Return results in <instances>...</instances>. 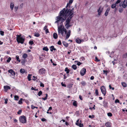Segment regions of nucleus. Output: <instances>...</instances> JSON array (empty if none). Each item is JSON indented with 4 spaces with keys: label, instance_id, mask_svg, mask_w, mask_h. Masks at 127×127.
I'll list each match as a JSON object with an SVG mask.
<instances>
[{
    "label": "nucleus",
    "instance_id": "obj_1",
    "mask_svg": "<svg viewBox=\"0 0 127 127\" xmlns=\"http://www.w3.org/2000/svg\"><path fill=\"white\" fill-rule=\"evenodd\" d=\"M68 9H66L64 8L59 13V16H57L56 19V21L55 22V23L58 24L59 22L61 21L60 23V25H62V23L63 25V22L66 19V14L68 13L69 11H67Z\"/></svg>",
    "mask_w": 127,
    "mask_h": 127
},
{
    "label": "nucleus",
    "instance_id": "obj_2",
    "mask_svg": "<svg viewBox=\"0 0 127 127\" xmlns=\"http://www.w3.org/2000/svg\"><path fill=\"white\" fill-rule=\"evenodd\" d=\"M73 8H72L71 9H68V10L67 11H69L68 13L66 14V18H67L66 21V24L65 25V26L67 29H68L70 26L69 25V23L73 17L72 15L73 13Z\"/></svg>",
    "mask_w": 127,
    "mask_h": 127
},
{
    "label": "nucleus",
    "instance_id": "obj_3",
    "mask_svg": "<svg viewBox=\"0 0 127 127\" xmlns=\"http://www.w3.org/2000/svg\"><path fill=\"white\" fill-rule=\"evenodd\" d=\"M58 31L59 35H61L62 36H64V32H65V34L66 33V31L65 29L64 28V27L62 25H62H60L59 26H58Z\"/></svg>",
    "mask_w": 127,
    "mask_h": 127
},
{
    "label": "nucleus",
    "instance_id": "obj_4",
    "mask_svg": "<svg viewBox=\"0 0 127 127\" xmlns=\"http://www.w3.org/2000/svg\"><path fill=\"white\" fill-rule=\"evenodd\" d=\"M16 41L18 43H20L22 44L24 43L25 41V39L21 37V34H17L16 35Z\"/></svg>",
    "mask_w": 127,
    "mask_h": 127
},
{
    "label": "nucleus",
    "instance_id": "obj_5",
    "mask_svg": "<svg viewBox=\"0 0 127 127\" xmlns=\"http://www.w3.org/2000/svg\"><path fill=\"white\" fill-rule=\"evenodd\" d=\"M20 122L23 124H25L27 123L26 118L24 115L20 116L19 118Z\"/></svg>",
    "mask_w": 127,
    "mask_h": 127
},
{
    "label": "nucleus",
    "instance_id": "obj_6",
    "mask_svg": "<svg viewBox=\"0 0 127 127\" xmlns=\"http://www.w3.org/2000/svg\"><path fill=\"white\" fill-rule=\"evenodd\" d=\"M100 90L102 94L104 96H105V95L106 91L105 87L104 86H102L100 88Z\"/></svg>",
    "mask_w": 127,
    "mask_h": 127
},
{
    "label": "nucleus",
    "instance_id": "obj_7",
    "mask_svg": "<svg viewBox=\"0 0 127 127\" xmlns=\"http://www.w3.org/2000/svg\"><path fill=\"white\" fill-rule=\"evenodd\" d=\"M46 72L45 69L43 68H42L38 70L39 74L40 75H42L45 74Z\"/></svg>",
    "mask_w": 127,
    "mask_h": 127
},
{
    "label": "nucleus",
    "instance_id": "obj_8",
    "mask_svg": "<svg viewBox=\"0 0 127 127\" xmlns=\"http://www.w3.org/2000/svg\"><path fill=\"white\" fill-rule=\"evenodd\" d=\"M79 120L78 119L77 120L76 123V125L78 126H79L80 127H83V124L81 123V121L80 120V122H79Z\"/></svg>",
    "mask_w": 127,
    "mask_h": 127
},
{
    "label": "nucleus",
    "instance_id": "obj_9",
    "mask_svg": "<svg viewBox=\"0 0 127 127\" xmlns=\"http://www.w3.org/2000/svg\"><path fill=\"white\" fill-rule=\"evenodd\" d=\"M86 72V69L85 68H82L80 72V74L82 76H83L85 75Z\"/></svg>",
    "mask_w": 127,
    "mask_h": 127
},
{
    "label": "nucleus",
    "instance_id": "obj_10",
    "mask_svg": "<svg viewBox=\"0 0 127 127\" xmlns=\"http://www.w3.org/2000/svg\"><path fill=\"white\" fill-rule=\"evenodd\" d=\"M103 10V8H101V6L99 7L97 10V12H98V14L99 15H100L101 14V13L102 12Z\"/></svg>",
    "mask_w": 127,
    "mask_h": 127
},
{
    "label": "nucleus",
    "instance_id": "obj_11",
    "mask_svg": "<svg viewBox=\"0 0 127 127\" xmlns=\"http://www.w3.org/2000/svg\"><path fill=\"white\" fill-rule=\"evenodd\" d=\"M8 72L9 73H10L14 77L15 75V73L13 70L12 69H10L8 70Z\"/></svg>",
    "mask_w": 127,
    "mask_h": 127
},
{
    "label": "nucleus",
    "instance_id": "obj_12",
    "mask_svg": "<svg viewBox=\"0 0 127 127\" xmlns=\"http://www.w3.org/2000/svg\"><path fill=\"white\" fill-rule=\"evenodd\" d=\"M4 88L5 92H7L9 89H10V87L8 86H4Z\"/></svg>",
    "mask_w": 127,
    "mask_h": 127
},
{
    "label": "nucleus",
    "instance_id": "obj_13",
    "mask_svg": "<svg viewBox=\"0 0 127 127\" xmlns=\"http://www.w3.org/2000/svg\"><path fill=\"white\" fill-rule=\"evenodd\" d=\"M127 5V0H125L122 4V6L124 8H125Z\"/></svg>",
    "mask_w": 127,
    "mask_h": 127
},
{
    "label": "nucleus",
    "instance_id": "obj_14",
    "mask_svg": "<svg viewBox=\"0 0 127 127\" xmlns=\"http://www.w3.org/2000/svg\"><path fill=\"white\" fill-rule=\"evenodd\" d=\"M71 31L69 30L68 32L66 33V37L65 40L67 39L70 35Z\"/></svg>",
    "mask_w": 127,
    "mask_h": 127
},
{
    "label": "nucleus",
    "instance_id": "obj_15",
    "mask_svg": "<svg viewBox=\"0 0 127 127\" xmlns=\"http://www.w3.org/2000/svg\"><path fill=\"white\" fill-rule=\"evenodd\" d=\"M104 74H105L106 76H107V74L110 72V70L109 69L108 70H103Z\"/></svg>",
    "mask_w": 127,
    "mask_h": 127
},
{
    "label": "nucleus",
    "instance_id": "obj_16",
    "mask_svg": "<svg viewBox=\"0 0 127 127\" xmlns=\"http://www.w3.org/2000/svg\"><path fill=\"white\" fill-rule=\"evenodd\" d=\"M111 123L110 122H107L105 124V126L107 127H111Z\"/></svg>",
    "mask_w": 127,
    "mask_h": 127
},
{
    "label": "nucleus",
    "instance_id": "obj_17",
    "mask_svg": "<svg viewBox=\"0 0 127 127\" xmlns=\"http://www.w3.org/2000/svg\"><path fill=\"white\" fill-rule=\"evenodd\" d=\"M103 106L105 107H108V103L106 100H104L103 102Z\"/></svg>",
    "mask_w": 127,
    "mask_h": 127
},
{
    "label": "nucleus",
    "instance_id": "obj_18",
    "mask_svg": "<svg viewBox=\"0 0 127 127\" xmlns=\"http://www.w3.org/2000/svg\"><path fill=\"white\" fill-rule=\"evenodd\" d=\"M50 50L51 52H53V50L57 51L56 49L54 48V46H50Z\"/></svg>",
    "mask_w": 127,
    "mask_h": 127
},
{
    "label": "nucleus",
    "instance_id": "obj_19",
    "mask_svg": "<svg viewBox=\"0 0 127 127\" xmlns=\"http://www.w3.org/2000/svg\"><path fill=\"white\" fill-rule=\"evenodd\" d=\"M110 8H108L107 9L105 14L104 15L105 16H107L109 11H110Z\"/></svg>",
    "mask_w": 127,
    "mask_h": 127
},
{
    "label": "nucleus",
    "instance_id": "obj_20",
    "mask_svg": "<svg viewBox=\"0 0 127 127\" xmlns=\"http://www.w3.org/2000/svg\"><path fill=\"white\" fill-rule=\"evenodd\" d=\"M73 105L74 106L76 107L77 106V102L76 101L73 100Z\"/></svg>",
    "mask_w": 127,
    "mask_h": 127
},
{
    "label": "nucleus",
    "instance_id": "obj_21",
    "mask_svg": "<svg viewBox=\"0 0 127 127\" xmlns=\"http://www.w3.org/2000/svg\"><path fill=\"white\" fill-rule=\"evenodd\" d=\"M76 41L78 43L80 44L81 42V40L78 38H77L76 39Z\"/></svg>",
    "mask_w": 127,
    "mask_h": 127
},
{
    "label": "nucleus",
    "instance_id": "obj_22",
    "mask_svg": "<svg viewBox=\"0 0 127 127\" xmlns=\"http://www.w3.org/2000/svg\"><path fill=\"white\" fill-rule=\"evenodd\" d=\"M64 71L65 72H66V73L67 74L69 73L70 72V70L67 67L65 68Z\"/></svg>",
    "mask_w": 127,
    "mask_h": 127
},
{
    "label": "nucleus",
    "instance_id": "obj_23",
    "mask_svg": "<svg viewBox=\"0 0 127 127\" xmlns=\"http://www.w3.org/2000/svg\"><path fill=\"white\" fill-rule=\"evenodd\" d=\"M73 0H69V2L67 4V5L66 6V8L70 4H71L73 1Z\"/></svg>",
    "mask_w": 127,
    "mask_h": 127
},
{
    "label": "nucleus",
    "instance_id": "obj_24",
    "mask_svg": "<svg viewBox=\"0 0 127 127\" xmlns=\"http://www.w3.org/2000/svg\"><path fill=\"white\" fill-rule=\"evenodd\" d=\"M80 83L82 85V86H85L86 84V82L84 81H82Z\"/></svg>",
    "mask_w": 127,
    "mask_h": 127
},
{
    "label": "nucleus",
    "instance_id": "obj_25",
    "mask_svg": "<svg viewBox=\"0 0 127 127\" xmlns=\"http://www.w3.org/2000/svg\"><path fill=\"white\" fill-rule=\"evenodd\" d=\"M53 38L55 39H56L58 38V35L56 33H54L53 34Z\"/></svg>",
    "mask_w": 127,
    "mask_h": 127
},
{
    "label": "nucleus",
    "instance_id": "obj_26",
    "mask_svg": "<svg viewBox=\"0 0 127 127\" xmlns=\"http://www.w3.org/2000/svg\"><path fill=\"white\" fill-rule=\"evenodd\" d=\"M63 45L66 47H68V44L65 41L63 42Z\"/></svg>",
    "mask_w": 127,
    "mask_h": 127
},
{
    "label": "nucleus",
    "instance_id": "obj_27",
    "mask_svg": "<svg viewBox=\"0 0 127 127\" xmlns=\"http://www.w3.org/2000/svg\"><path fill=\"white\" fill-rule=\"evenodd\" d=\"M43 50L45 51H48L49 50V49L47 46L44 47L42 49Z\"/></svg>",
    "mask_w": 127,
    "mask_h": 127
},
{
    "label": "nucleus",
    "instance_id": "obj_28",
    "mask_svg": "<svg viewBox=\"0 0 127 127\" xmlns=\"http://www.w3.org/2000/svg\"><path fill=\"white\" fill-rule=\"evenodd\" d=\"M123 87H126L127 86V85L126 83L124 82H122L121 83Z\"/></svg>",
    "mask_w": 127,
    "mask_h": 127
},
{
    "label": "nucleus",
    "instance_id": "obj_29",
    "mask_svg": "<svg viewBox=\"0 0 127 127\" xmlns=\"http://www.w3.org/2000/svg\"><path fill=\"white\" fill-rule=\"evenodd\" d=\"M32 40H30L29 42V44L31 45H32L34 44V43Z\"/></svg>",
    "mask_w": 127,
    "mask_h": 127
},
{
    "label": "nucleus",
    "instance_id": "obj_30",
    "mask_svg": "<svg viewBox=\"0 0 127 127\" xmlns=\"http://www.w3.org/2000/svg\"><path fill=\"white\" fill-rule=\"evenodd\" d=\"M14 5L13 3H11L10 5V8L11 10H12L14 7Z\"/></svg>",
    "mask_w": 127,
    "mask_h": 127
},
{
    "label": "nucleus",
    "instance_id": "obj_31",
    "mask_svg": "<svg viewBox=\"0 0 127 127\" xmlns=\"http://www.w3.org/2000/svg\"><path fill=\"white\" fill-rule=\"evenodd\" d=\"M14 99L16 100H18L19 99V97L17 95H15L14 96Z\"/></svg>",
    "mask_w": 127,
    "mask_h": 127
},
{
    "label": "nucleus",
    "instance_id": "obj_32",
    "mask_svg": "<svg viewBox=\"0 0 127 127\" xmlns=\"http://www.w3.org/2000/svg\"><path fill=\"white\" fill-rule=\"evenodd\" d=\"M22 57L23 58L25 59L28 57V55L26 54H24L23 55Z\"/></svg>",
    "mask_w": 127,
    "mask_h": 127
},
{
    "label": "nucleus",
    "instance_id": "obj_33",
    "mask_svg": "<svg viewBox=\"0 0 127 127\" xmlns=\"http://www.w3.org/2000/svg\"><path fill=\"white\" fill-rule=\"evenodd\" d=\"M71 67L74 70H76L77 68V66L75 65H72Z\"/></svg>",
    "mask_w": 127,
    "mask_h": 127
},
{
    "label": "nucleus",
    "instance_id": "obj_34",
    "mask_svg": "<svg viewBox=\"0 0 127 127\" xmlns=\"http://www.w3.org/2000/svg\"><path fill=\"white\" fill-rule=\"evenodd\" d=\"M40 35V34L38 32L35 33H34V36L36 37H38Z\"/></svg>",
    "mask_w": 127,
    "mask_h": 127
},
{
    "label": "nucleus",
    "instance_id": "obj_35",
    "mask_svg": "<svg viewBox=\"0 0 127 127\" xmlns=\"http://www.w3.org/2000/svg\"><path fill=\"white\" fill-rule=\"evenodd\" d=\"M31 75H30V74H29L28 75L27 78L28 79L29 81H30L31 80Z\"/></svg>",
    "mask_w": 127,
    "mask_h": 127
},
{
    "label": "nucleus",
    "instance_id": "obj_36",
    "mask_svg": "<svg viewBox=\"0 0 127 127\" xmlns=\"http://www.w3.org/2000/svg\"><path fill=\"white\" fill-rule=\"evenodd\" d=\"M16 57L17 61H18L19 62H20L21 60L19 59V56L16 55Z\"/></svg>",
    "mask_w": 127,
    "mask_h": 127
},
{
    "label": "nucleus",
    "instance_id": "obj_37",
    "mask_svg": "<svg viewBox=\"0 0 127 127\" xmlns=\"http://www.w3.org/2000/svg\"><path fill=\"white\" fill-rule=\"evenodd\" d=\"M95 93L96 96H98L99 95L97 89H96L95 90Z\"/></svg>",
    "mask_w": 127,
    "mask_h": 127
},
{
    "label": "nucleus",
    "instance_id": "obj_38",
    "mask_svg": "<svg viewBox=\"0 0 127 127\" xmlns=\"http://www.w3.org/2000/svg\"><path fill=\"white\" fill-rule=\"evenodd\" d=\"M23 99L22 98H21L20 99L18 103L19 104H21L22 103V100Z\"/></svg>",
    "mask_w": 127,
    "mask_h": 127
},
{
    "label": "nucleus",
    "instance_id": "obj_39",
    "mask_svg": "<svg viewBox=\"0 0 127 127\" xmlns=\"http://www.w3.org/2000/svg\"><path fill=\"white\" fill-rule=\"evenodd\" d=\"M42 92L41 91H39L38 94V95L39 96H40L41 95H42Z\"/></svg>",
    "mask_w": 127,
    "mask_h": 127
},
{
    "label": "nucleus",
    "instance_id": "obj_40",
    "mask_svg": "<svg viewBox=\"0 0 127 127\" xmlns=\"http://www.w3.org/2000/svg\"><path fill=\"white\" fill-rule=\"evenodd\" d=\"M116 6V3L115 4H113L111 5V8H115Z\"/></svg>",
    "mask_w": 127,
    "mask_h": 127
},
{
    "label": "nucleus",
    "instance_id": "obj_41",
    "mask_svg": "<svg viewBox=\"0 0 127 127\" xmlns=\"http://www.w3.org/2000/svg\"><path fill=\"white\" fill-rule=\"evenodd\" d=\"M31 108L32 109H34V108H36V109H37L38 108V107H35V106H33V105H31Z\"/></svg>",
    "mask_w": 127,
    "mask_h": 127
},
{
    "label": "nucleus",
    "instance_id": "obj_42",
    "mask_svg": "<svg viewBox=\"0 0 127 127\" xmlns=\"http://www.w3.org/2000/svg\"><path fill=\"white\" fill-rule=\"evenodd\" d=\"M20 72L21 73H23L24 72V69H21L20 70Z\"/></svg>",
    "mask_w": 127,
    "mask_h": 127
},
{
    "label": "nucleus",
    "instance_id": "obj_43",
    "mask_svg": "<svg viewBox=\"0 0 127 127\" xmlns=\"http://www.w3.org/2000/svg\"><path fill=\"white\" fill-rule=\"evenodd\" d=\"M40 86L41 87H44V84L42 83L41 82L40 83Z\"/></svg>",
    "mask_w": 127,
    "mask_h": 127
},
{
    "label": "nucleus",
    "instance_id": "obj_44",
    "mask_svg": "<svg viewBox=\"0 0 127 127\" xmlns=\"http://www.w3.org/2000/svg\"><path fill=\"white\" fill-rule=\"evenodd\" d=\"M75 62H77V64L78 65V66L80 65L81 64H82V63H81L80 62H78L77 61H75Z\"/></svg>",
    "mask_w": 127,
    "mask_h": 127
},
{
    "label": "nucleus",
    "instance_id": "obj_45",
    "mask_svg": "<svg viewBox=\"0 0 127 127\" xmlns=\"http://www.w3.org/2000/svg\"><path fill=\"white\" fill-rule=\"evenodd\" d=\"M107 115L108 116L111 117L112 116V114L111 113L109 112L108 113Z\"/></svg>",
    "mask_w": 127,
    "mask_h": 127
},
{
    "label": "nucleus",
    "instance_id": "obj_46",
    "mask_svg": "<svg viewBox=\"0 0 127 127\" xmlns=\"http://www.w3.org/2000/svg\"><path fill=\"white\" fill-rule=\"evenodd\" d=\"M123 10V8H120L119 9V11L120 12H122Z\"/></svg>",
    "mask_w": 127,
    "mask_h": 127
},
{
    "label": "nucleus",
    "instance_id": "obj_47",
    "mask_svg": "<svg viewBox=\"0 0 127 127\" xmlns=\"http://www.w3.org/2000/svg\"><path fill=\"white\" fill-rule=\"evenodd\" d=\"M11 60V58L10 57H9L8 58V59L7 60V62L8 63L10 62V61Z\"/></svg>",
    "mask_w": 127,
    "mask_h": 127
},
{
    "label": "nucleus",
    "instance_id": "obj_48",
    "mask_svg": "<svg viewBox=\"0 0 127 127\" xmlns=\"http://www.w3.org/2000/svg\"><path fill=\"white\" fill-rule=\"evenodd\" d=\"M94 115H93L92 116L90 115L89 116V117L90 118H94Z\"/></svg>",
    "mask_w": 127,
    "mask_h": 127
},
{
    "label": "nucleus",
    "instance_id": "obj_49",
    "mask_svg": "<svg viewBox=\"0 0 127 127\" xmlns=\"http://www.w3.org/2000/svg\"><path fill=\"white\" fill-rule=\"evenodd\" d=\"M22 112L21 110H19L17 112V114H20Z\"/></svg>",
    "mask_w": 127,
    "mask_h": 127
},
{
    "label": "nucleus",
    "instance_id": "obj_50",
    "mask_svg": "<svg viewBox=\"0 0 127 127\" xmlns=\"http://www.w3.org/2000/svg\"><path fill=\"white\" fill-rule=\"evenodd\" d=\"M41 121L42 122H46V120L45 119L43 118L41 119Z\"/></svg>",
    "mask_w": 127,
    "mask_h": 127
},
{
    "label": "nucleus",
    "instance_id": "obj_51",
    "mask_svg": "<svg viewBox=\"0 0 127 127\" xmlns=\"http://www.w3.org/2000/svg\"><path fill=\"white\" fill-rule=\"evenodd\" d=\"M72 84H69L67 86V87L69 88H71L72 87Z\"/></svg>",
    "mask_w": 127,
    "mask_h": 127
},
{
    "label": "nucleus",
    "instance_id": "obj_52",
    "mask_svg": "<svg viewBox=\"0 0 127 127\" xmlns=\"http://www.w3.org/2000/svg\"><path fill=\"white\" fill-rule=\"evenodd\" d=\"M109 89H112L113 90H114V88L113 87H111V85H109Z\"/></svg>",
    "mask_w": 127,
    "mask_h": 127
},
{
    "label": "nucleus",
    "instance_id": "obj_53",
    "mask_svg": "<svg viewBox=\"0 0 127 127\" xmlns=\"http://www.w3.org/2000/svg\"><path fill=\"white\" fill-rule=\"evenodd\" d=\"M126 56L127 57V53L124 54L123 57L124 58H125L126 57Z\"/></svg>",
    "mask_w": 127,
    "mask_h": 127
},
{
    "label": "nucleus",
    "instance_id": "obj_54",
    "mask_svg": "<svg viewBox=\"0 0 127 127\" xmlns=\"http://www.w3.org/2000/svg\"><path fill=\"white\" fill-rule=\"evenodd\" d=\"M59 45H61L62 44V43L60 40H59L57 43Z\"/></svg>",
    "mask_w": 127,
    "mask_h": 127
},
{
    "label": "nucleus",
    "instance_id": "obj_55",
    "mask_svg": "<svg viewBox=\"0 0 127 127\" xmlns=\"http://www.w3.org/2000/svg\"><path fill=\"white\" fill-rule=\"evenodd\" d=\"M45 33L46 34H47L48 33H49V31L48 29H46L45 30Z\"/></svg>",
    "mask_w": 127,
    "mask_h": 127
},
{
    "label": "nucleus",
    "instance_id": "obj_56",
    "mask_svg": "<svg viewBox=\"0 0 127 127\" xmlns=\"http://www.w3.org/2000/svg\"><path fill=\"white\" fill-rule=\"evenodd\" d=\"M115 103H119V100L118 99H117L115 100Z\"/></svg>",
    "mask_w": 127,
    "mask_h": 127
},
{
    "label": "nucleus",
    "instance_id": "obj_57",
    "mask_svg": "<svg viewBox=\"0 0 127 127\" xmlns=\"http://www.w3.org/2000/svg\"><path fill=\"white\" fill-rule=\"evenodd\" d=\"M121 0H118L115 3L116 4L119 3L121 1Z\"/></svg>",
    "mask_w": 127,
    "mask_h": 127
},
{
    "label": "nucleus",
    "instance_id": "obj_58",
    "mask_svg": "<svg viewBox=\"0 0 127 127\" xmlns=\"http://www.w3.org/2000/svg\"><path fill=\"white\" fill-rule=\"evenodd\" d=\"M95 106V105H94V106L93 107H90L89 109L91 110H92L93 109L94 110H95V108L94 107Z\"/></svg>",
    "mask_w": 127,
    "mask_h": 127
},
{
    "label": "nucleus",
    "instance_id": "obj_59",
    "mask_svg": "<svg viewBox=\"0 0 127 127\" xmlns=\"http://www.w3.org/2000/svg\"><path fill=\"white\" fill-rule=\"evenodd\" d=\"M95 61L96 62H99L100 61V60L98 59L97 57H95Z\"/></svg>",
    "mask_w": 127,
    "mask_h": 127
},
{
    "label": "nucleus",
    "instance_id": "obj_60",
    "mask_svg": "<svg viewBox=\"0 0 127 127\" xmlns=\"http://www.w3.org/2000/svg\"><path fill=\"white\" fill-rule=\"evenodd\" d=\"M61 85H62V86H63L64 87H66V85L63 84V82L61 83Z\"/></svg>",
    "mask_w": 127,
    "mask_h": 127
},
{
    "label": "nucleus",
    "instance_id": "obj_61",
    "mask_svg": "<svg viewBox=\"0 0 127 127\" xmlns=\"http://www.w3.org/2000/svg\"><path fill=\"white\" fill-rule=\"evenodd\" d=\"M8 101V99L7 98H6L5 100V101L4 102V103L5 104H7V103Z\"/></svg>",
    "mask_w": 127,
    "mask_h": 127
},
{
    "label": "nucleus",
    "instance_id": "obj_62",
    "mask_svg": "<svg viewBox=\"0 0 127 127\" xmlns=\"http://www.w3.org/2000/svg\"><path fill=\"white\" fill-rule=\"evenodd\" d=\"M0 33L1 35H3L4 34V32L3 31H1Z\"/></svg>",
    "mask_w": 127,
    "mask_h": 127
},
{
    "label": "nucleus",
    "instance_id": "obj_63",
    "mask_svg": "<svg viewBox=\"0 0 127 127\" xmlns=\"http://www.w3.org/2000/svg\"><path fill=\"white\" fill-rule=\"evenodd\" d=\"M21 62L22 64H24L25 62V60H22Z\"/></svg>",
    "mask_w": 127,
    "mask_h": 127
},
{
    "label": "nucleus",
    "instance_id": "obj_64",
    "mask_svg": "<svg viewBox=\"0 0 127 127\" xmlns=\"http://www.w3.org/2000/svg\"><path fill=\"white\" fill-rule=\"evenodd\" d=\"M94 77L93 76H92L90 77V79L91 80H93L94 79Z\"/></svg>",
    "mask_w": 127,
    "mask_h": 127
}]
</instances>
